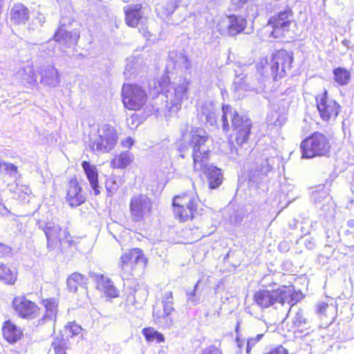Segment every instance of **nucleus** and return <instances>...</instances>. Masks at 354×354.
I'll return each mask as SVG.
<instances>
[{
	"label": "nucleus",
	"instance_id": "1",
	"mask_svg": "<svg viewBox=\"0 0 354 354\" xmlns=\"http://www.w3.org/2000/svg\"><path fill=\"white\" fill-rule=\"evenodd\" d=\"M208 133L202 128H192L189 145L192 147L194 170L205 174L210 189L218 187L223 183L221 170L209 163V148Z\"/></svg>",
	"mask_w": 354,
	"mask_h": 354
},
{
	"label": "nucleus",
	"instance_id": "2",
	"mask_svg": "<svg viewBox=\"0 0 354 354\" xmlns=\"http://www.w3.org/2000/svg\"><path fill=\"white\" fill-rule=\"evenodd\" d=\"M272 56L268 59L267 57H261L257 63V71L261 78H253L248 75L238 74L236 71V78L234 82V89L237 93V97L244 96L242 91H262L265 87V80L270 77L274 80V74L272 73Z\"/></svg>",
	"mask_w": 354,
	"mask_h": 354
},
{
	"label": "nucleus",
	"instance_id": "3",
	"mask_svg": "<svg viewBox=\"0 0 354 354\" xmlns=\"http://www.w3.org/2000/svg\"><path fill=\"white\" fill-rule=\"evenodd\" d=\"M301 299V294L295 291L292 286H282L272 290H259L253 296L254 302L262 308L275 304L283 306L286 303L293 306Z\"/></svg>",
	"mask_w": 354,
	"mask_h": 354
},
{
	"label": "nucleus",
	"instance_id": "4",
	"mask_svg": "<svg viewBox=\"0 0 354 354\" xmlns=\"http://www.w3.org/2000/svg\"><path fill=\"white\" fill-rule=\"evenodd\" d=\"M199 198L195 192L183 194L174 198V212L180 221L184 222L192 219L198 214Z\"/></svg>",
	"mask_w": 354,
	"mask_h": 354
},
{
	"label": "nucleus",
	"instance_id": "5",
	"mask_svg": "<svg viewBox=\"0 0 354 354\" xmlns=\"http://www.w3.org/2000/svg\"><path fill=\"white\" fill-rule=\"evenodd\" d=\"M300 148L302 158H312L327 156L330 145L326 135L315 132L301 142Z\"/></svg>",
	"mask_w": 354,
	"mask_h": 354
},
{
	"label": "nucleus",
	"instance_id": "6",
	"mask_svg": "<svg viewBox=\"0 0 354 354\" xmlns=\"http://www.w3.org/2000/svg\"><path fill=\"white\" fill-rule=\"evenodd\" d=\"M117 142L116 130L111 125L104 124L98 129V136L90 139L89 147L93 151L105 153L113 149Z\"/></svg>",
	"mask_w": 354,
	"mask_h": 354
},
{
	"label": "nucleus",
	"instance_id": "7",
	"mask_svg": "<svg viewBox=\"0 0 354 354\" xmlns=\"http://www.w3.org/2000/svg\"><path fill=\"white\" fill-rule=\"evenodd\" d=\"M190 81L180 78L178 83H174L165 91L166 107L171 112H177L181 102L188 98Z\"/></svg>",
	"mask_w": 354,
	"mask_h": 354
},
{
	"label": "nucleus",
	"instance_id": "8",
	"mask_svg": "<svg viewBox=\"0 0 354 354\" xmlns=\"http://www.w3.org/2000/svg\"><path fill=\"white\" fill-rule=\"evenodd\" d=\"M223 115L221 117L222 128L225 131L230 130L228 119H230L233 131H251L252 123L251 120L245 115L239 114L229 104L222 106Z\"/></svg>",
	"mask_w": 354,
	"mask_h": 354
},
{
	"label": "nucleus",
	"instance_id": "9",
	"mask_svg": "<svg viewBox=\"0 0 354 354\" xmlns=\"http://www.w3.org/2000/svg\"><path fill=\"white\" fill-rule=\"evenodd\" d=\"M292 21L293 12L291 8L287 6L270 18L266 28L270 32L271 37L281 38L289 31Z\"/></svg>",
	"mask_w": 354,
	"mask_h": 354
},
{
	"label": "nucleus",
	"instance_id": "10",
	"mask_svg": "<svg viewBox=\"0 0 354 354\" xmlns=\"http://www.w3.org/2000/svg\"><path fill=\"white\" fill-rule=\"evenodd\" d=\"M122 97L124 107L132 111L140 110L148 99L146 91L138 84H124Z\"/></svg>",
	"mask_w": 354,
	"mask_h": 354
},
{
	"label": "nucleus",
	"instance_id": "11",
	"mask_svg": "<svg viewBox=\"0 0 354 354\" xmlns=\"http://www.w3.org/2000/svg\"><path fill=\"white\" fill-rule=\"evenodd\" d=\"M153 201L146 194L133 195L129 203L131 220L136 223L144 221L152 214Z\"/></svg>",
	"mask_w": 354,
	"mask_h": 354
},
{
	"label": "nucleus",
	"instance_id": "12",
	"mask_svg": "<svg viewBox=\"0 0 354 354\" xmlns=\"http://www.w3.org/2000/svg\"><path fill=\"white\" fill-rule=\"evenodd\" d=\"M272 65L271 69L274 74V80L285 77L292 68L294 57L291 52L281 49L272 55Z\"/></svg>",
	"mask_w": 354,
	"mask_h": 354
},
{
	"label": "nucleus",
	"instance_id": "13",
	"mask_svg": "<svg viewBox=\"0 0 354 354\" xmlns=\"http://www.w3.org/2000/svg\"><path fill=\"white\" fill-rule=\"evenodd\" d=\"M279 160V158L275 156H270L268 151L257 159L255 165L250 171V179L252 181L257 183L259 180L266 176L273 169L276 161Z\"/></svg>",
	"mask_w": 354,
	"mask_h": 354
},
{
	"label": "nucleus",
	"instance_id": "14",
	"mask_svg": "<svg viewBox=\"0 0 354 354\" xmlns=\"http://www.w3.org/2000/svg\"><path fill=\"white\" fill-rule=\"evenodd\" d=\"M316 104L320 117L324 121L335 119L340 111L337 102L328 97L326 91L316 97Z\"/></svg>",
	"mask_w": 354,
	"mask_h": 354
},
{
	"label": "nucleus",
	"instance_id": "15",
	"mask_svg": "<svg viewBox=\"0 0 354 354\" xmlns=\"http://www.w3.org/2000/svg\"><path fill=\"white\" fill-rule=\"evenodd\" d=\"M12 304L15 312L21 318L33 319L39 313V308L24 296L15 297Z\"/></svg>",
	"mask_w": 354,
	"mask_h": 354
},
{
	"label": "nucleus",
	"instance_id": "16",
	"mask_svg": "<svg viewBox=\"0 0 354 354\" xmlns=\"http://www.w3.org/2000/svg\"><path fill=\"white\" fill-rule=\"evenodd\" d=\"M196 118L201 124L216 127L217 116L212 101H205L196 105Z\"/></svg>",
	"mask_w": 354,
	"mask_h": 354
},
{
	"label": "nucleus",
	"instance_id": "17",
	"mask_svg": "<svg viewBox=\"0 0 354 354\" xmlns=\"http://www.w3.org/2000/svg\"><path fill=\"white\" fill-rule=\"evenodd\" d=\"M62 19L60 21V26L54 35V40L61 46L65 48H71L75 46L80 39V32L77 30L69 31L67 29Z\"/></svg>",
	"mask_w": 354,
	"mask_h": 354
},
{
	"label": "nucleus",
	"instance_id": "18",
	"mask_svg": "<svg viewBox=\"0 0 354 354\" xmlns=\"http://www.w3.org/2000/svg\"><path fill=\"white\" fill-rule=\"evenodd\" d=\"M86 200L82 187L76 178H71L68 182L66 201L71 207H77Z\"/></svg>",
	"mask_w": 354,
	"mask_h": 354
},
{
	"label": "nucleus",
	"instance_id": "19",
	"mask_svg": "<svg viewBox=\"0 0 354 354\" xmlns=\"http://www.w3.org/2000/svg\"><path fill=\"white\" fill-rule=\"evenodd\" d=\"M96 282L97 288L106 297L115 298L118 297L119 290L115 287L113 281L102 274H91Z\"/></svg>",
	"mask_w": 354,
	"mask_h": 354
},
{
	"label": "nucleus",
	"instance_id": "20",
	"mask_svg": "<svg viewBox=\"0 0 354 354\" xmlns=\"http://www.w3.org/2000/svg\"><path fill=\"white\" fill-rule=\"evenodd\" d=\"M44 231L47 239L48 249L50 251L58 248L62 232L61 227L54 223H48Z\"/></svg>",
	"mask_w": 354,
	"mask_h": 354
},
{
	"label": "nucleus",
	"instance_id": "21",
	"mask_svg": "<svg viewBox=\"0 0 354 354\" xmlns=\"http://www.w3.org/2000/svg\"><path fill=\"white\" fill-rule=\"evenodd\" d=\"M40 82L44 86L55 88L60 82L58 71L53 66L44 67L40 71Z\"/></svg>",
	"mask_w": 354,
	"mask_h": 354
},
{
	"label": "nucleus",
	"instance_id": "22",
	"mask_svg": "<svg viewBox=\"0 0 354 354\" xmlns=\"http://www.w3.org/2000/svg\"><path fill=\"white\" fill-rule=\"evenodd\" d=\"M82 167L89 182L90 186L94 192V194L96 196L99 195L101 192L98 182V171L96 167L94 165H91L88 161H83Z\"/></svg>",
	"mask_w": 354,
	"mask_h": 354
},
{
	"label": "nucleus",
	"instance_id": "23",
	"mask_svg": "<svg viewBox=\"0 0 354 354\" xmlns=\"http://www.w3.org/2000/svg\"><path fill=\"white\" fill-rule=\"evenodd\" d=\"M2 333L5 339L10 344L16 343L20 340L23 336L21 328L18 327L10 320L6 321L3 323Z\"/></svg>",
	"mask_w": 354,
	"mask_h": 354
},
{
	"label": "nucleus",
	"instance_id": "24",
	"mask_svg": "<svg viewBox=\"0 0 354 354\" xmlns=\"http://www.w3.org/2000/svg\"><path fill=\"white\" fill-rule=\"evenodd\" d=\"M124 12L126 23L129 26L135 27L140 23L142 24L145 20L141 5L127 6Z\"/></svg>",
	"mask_w": 354,
	"mask_h": 354
},
{
	"label": "nucleus",
	"instance_id": "25",
	"mask_svg": "<svg viewBox=\"0 0 354 354\" xmlns=\"http://www.w3.org/2000/svg\"><path fill=\"white\" fill-rule=\"evenodd\" d=\"M30 11L24 5L15 3L10 10V20L14 24L24 25L28 21Z\"/></svg>",
	"mask_w": 354,
	"mask_h": 354
},
{
	"label": "nucleus",
	"instance_id": "26",
	"mask_svg": "<svg viewBox=\"0 0 354 354\" xmlns=\"http://www.w3.org/2000/svg\"><path fill=\"white\" fill-rule=\"evenodd\" d=\"M247 25V20L241 15H232L228 17L227 32L229 35L235 36L242 32Z\"/></svg>",
	"mask_w": 354,
	"mask_h": 354
},
{
	"label": "nucleus",
	"instance_id": "27",
	"mask_svg": "<svg viewBox=\"0 0 354 354\" xmlns=\"http://www.w3.org/2000/svg\"><path fill=\"white\" fill-rule=\"evenodd\" d=\"M124 75L127 78L140 73L143 68L142 60L140 57H131L127 59Z\"/></svg>",
	"mask_w": 354,
	"mask_h": 354
},
{
	"label": "nucleus",
	"instance_id": "28",
	"mask_svg": "<svg viewBox=\"0 0 354 354\" xmlns=\"http://www.w3.org/2000/svg\"><path fill=\"white\" fill-rule=\"evenodd\" d=\"M46 313L42 317L43 322H55L57 313L58 301L55 298H49L43 300Z\"/></svg>",
	"mask_w": 354,
	"mask_h": 354
},
{
	"label": "nucleus",
	"instance_id": "29",
	"mask_svg": "<svg viewBox=\"0 0 354 354\" xmlns=\"http://www.w3.org/2000/svg\"><path fill=\"white\" fill-rule=\"evenodd\" d=\"M129 251L123 253L120 259L119 268L120 275L123 279H129L132 275L133 266L131 263Z\"/></svg>",
	"mask_w": 354,
	"mask_h": 354
},
{
	"label": "nucleus",
	"instance_id": "30",
	"mask_svg": "<svg viewBox=\"0 0 354 354\" xmlns=\"http://www.w3.org/2000/svg\"><path fill=\"white\" fill-rule=\"evenodd\" d=\"M87 283V278L78 273L71 274L67 279V286L69 291L75 292L78 287L85 288Z\"/></svg>",
	"mask_w": 354,
	"mask_h": 354
},
{
	"label": "nucleus",
	"instance_id": "31",
	"mask_svg": "<svg viewBox=\"0 0 354 354\" xmlns=\"http://www.w3.org/2000/svg\"><path fill=\"white\" fill-rule=\"evenodd\" d=\"M133 158V156L130 151H122L111 160V165L113 168L124 169L131 163Z\"/></svg>",
	"mask_w": 354,
	"mask_h": 354
},
{
	"label": "nucleus",
	"instance_id": "32",
	"mask_svg": "<svg viewBox=\"0 0 354 354\" xmlns=\"http://www.w3.org/2000/svg\"><path fill=\"white\" fill-rule=\"evenodd\" d=\"M311 198L316 205H324L330 201V196L328 189L324 185L318 186L315 190L312 192Z\"/></svg>",
	"mask_w": 354,
	"mask_h": 354
},
{
	"label": "nucleus",
	"instance_id": "33",
	"mask_svg": "<svg viewBox=\"0 0 354 354\" xmlns=\"http://www.w3.org/2000/svg\"><path fill=\"white\" fill-rule=\"evenodd\" d=\"M18 75L21 77L22 83L34 86L37 83V76L35 75L32 66L27 65L18 72Z\"/></svg>",
	"mask_w": 354,
	"mask_h": 354
},
{
	"label": "nucleus",
	"instance_id": "34",
	"mask_svg": "<svg viewBox=\"0 0 354 354\" xmlns=\"http://www.w3.org/2000/svg\"><path fill=\"white\" fill-rule=\"evenodd\" d=\"M334 80L340 86H345L348 84L351 80L350 72L342 67H337L333 70Z\"/></svg>",
	"mask_w": 354,
	"mask_h": 354
},
{
	"label": "nucleus",
	"instance_id": "35",
	"mask_svg": "<svg viewBox=\"0 0 354 354\" xmlns=\"http://www.w3.org/2000/svg\"><path fill=\"white\" fill-rule=\"evenodd\" d=\"M142 334L149 342H156L159 344L165 341L163 335L151 327L144 328Z\"/></svg>",
	"mask_w": 354,
	"mask_h": 354
},
{
	"label": "nucleus",
	"instance_id": "36",
	"mask_svg": "<svg viewBox=\"0 0 354 354\" xmlns=\"http://www.w3.org/2000/svg\"><path fill=\"white\" fill-rule=\"evenodd\" d=\"M129 255L131 257V263L133 266V270L136 268V267L140 264L141 266H145L146 263V259L144 257V254L142 250L140 248H133L129 250Z\"/></svg>",
	"mask_w": 354,
	"mask_h": 354
},
{
	"label": "nucleus",
	"instance_id": "37",
	"mask_svg": "<svg viewBox=\"0 0 354 354\" xmlns=\"http://www.w3.org/2000/svg\"><path fill=\"white\" fill-rule=\"evenodd\" d=\"M0 279L7 284L12 285L15 283L17 277L8 266L1 265L0 266Z\"/></svg>",
	"mask_w": 354,
	"mask_h": 354
},
{
	"label": "nucleus",
	"instance_id": "38",
	"mask_svg": "<svg viewBox=\"0 0 354 354\" xmlns=\"http://www.w3.org/2000/svg\"><path fill=\"white\" fill-rule=\"evenodd\" d=\"M163 304V312L160 313L158 310H153V316L155 319L160 322L161 318H166L168 317L172 311L174 310L173 307V301L162 302Z\"/></svg>",
	"mask_w": 354,
	"mask_h": 354
},
{
	"label": "nucleus",
	"instance_id": "39",
	"mask_svg": "<svg viewBox=\"0 0 354 354\" xmlns=\"http://www.w3.org/2000/svg\"><path fill=\"white\" fill-rule=\"evenodd\" d=\"M250 134L251 131L241 130L240 131H234V136L236 145L239 147H243L244 145L247 144Z\"/></svg>",
	"mask_w": 354,
	"mask_h": 354
},
{
	"label": "nucleus",
	"instance_id": "40",
	"mask_svg": "<svg viewBox=\"0 0 354 354\" xmlns=\"http://www.w3.org/2000/svg\"><path fill=\"white\" fill-rule=\"evenodd\" d=\"M55 354H67L66 352V341L64 339H57L52 343Z\"/></svg>",
	"mask_w": 354,
	"mask_h": 354
},
{
	"label": "nucleus",
	"instance_id": "41",
	"mask_svg": "<svg viewBox=\"0 0 354 354\" xmlns=\"http://www.w3.org/2000/svg\"><path fill=\"white\" fill-rule=\"evenodd\" d=\"M82 327L80 325H78L74 322L69 323L66 326V333L68 335H71V337L74 336V335H77L78 334H80L82 332Z\"/></svg>",
	"mask_w": 354,
	"mask_h": 354
},
{
	"label": "nucleus",
	"instance_id": "42",
	"mask_svg": "<svg viewBox=\"0 0 354 354\" xmlns=\"http://www.w3.org/2000/svg\"><path fill=\"white\" fill-rule=\"evenodd\" d=\"M263 334H259L254 337H250L248 339L245 352L247 354H250L252 348L262 339Z\"/></svg>",
	"mask_w": 354,
	"mask_h": 354
},
{
	"label": "nucleus",
	"instance_id": "43",
	"mask_svg": "<svg viewBox=\"0 0 354 354\" xmlns=\"http://www.w3.org/2000/svg\"><path fill=\"white\" fill-rule=\"evenodd\" d=\"M293 323L298 328H301V330L303 332V328L307 324V321L304 317L303 313L301 312H298L294 317Z\"/></svg>",
	"mask_w": 354,
	"mask_h": 354
},
{
	"label": "nucleus",
	"instance_id": "44",
	"mask_svg": "<svg viewBox=\"0 0 354 354\" xmlns=\"http://www.w3.org/2000/svg\"><path fill=\"white\" fill-rule=\"evenodd\" d=\"M182 1L183 0H169L165 7H164L165 14L167 15L172 14Z\"/></svg>",
	"mask_w": 354,
	"mask_h": 354
},
{
	"label": "nucleus",
	"instance_id": "45",
	"mask_svg": "<svg viewBox=\"0 0 354 354\" xmlns=\"http://www.w3.org/2000/svg\"><path fill=\"white\" fill-rule=\"evenodd\" d=\"M3 171L12 175L17 172V167L12 163L0 162V174Z\"/></svg>",
	"mask_w": 354,
	"mask_h": 354
},
{
	"label": "nucleus",
	"instance_id": "46",
	"mask_svg": "<svg viewBox=\"0 0 354 354\" xmlns=\"http://www.w3.org/2000/svg\"><path fill=\"white\" fill-rule=\"evenodd\" d=\"M119 187L118 183L111 179L107 180L106 182V188L108 196H112L116 192Z\"/></svg>",
	"mask_w": 354,
	"mask_h": 354
},
{
	"label": "nucleus",
	"instance_id": "47",
	"mask_svg": "<svg viewBox=\"0 0 354 354\" xmlns=\"http://www.w3.org/2000/svg\"><path fill=\"white\" fill-rule=\"evenodd\" d=\"M200 280H198L194 287V290L191 292L187 293V301L193 305H196L199 303V299L196 297V292L198 288Z\"/></svg>",
	"mask_w": 354,
	"mask_h": 354
},
{
	"label": "nucleus",
	"instance_id": "48",
	"mask_svg": "<svg viewBox=\"0 0 354 354\" xmlns=\"http://www.w3.org/2000/svg\"><path fill=\"white\" fill-rule=\"evenodd\" d=\"M73 241L72 236L70 233L68 232L66 229L62 230L61 236H60V243H59V247L63 244H68L71 245L73 243Z\"/></svg>",
	"mask_w": 354,
	"mask_h": 354
},
{
	"label": "nucleus",
	"instance_id": "49",
	"mask_svg": "<svg viewBox=\"0 0 354 354\" xmlns=\"http://www.w3.org/2000/svg\"><path fill=\"white\" fill-rule=\"evenodd\" d=\"M158 85L161 92H165L167 90V87H170V80L167 76H162L160 80H158Z\"/></svg>",
	"mask_w": 354,
	"mask_h": 354
},
{
	"label": "nucleus",
	"instance_id": "50",
	"mask_svg": "<svg viewBox=\"0 0 354 354\" xmlns=\"http://www.w3.org/2000/svg\"><path fill=\"white\" fill-rule=\"evenodd\" d=\"M12 252V248L4 243H0V257L8 256Z\"/></svg>",
	"mask_w": 354,
	"mask_h": 354
},
{
	"label": "nucleus",
	"instance_id": "51",
	"mask_svg": "<svg viewBox=\"0 0 354 354\" xmlns=\"http://www.w3.org/2000/svg\"><path fill=\"white\" fill-rule=\"evenodd\" d=\"M328 305L326 303L321 302L317 306V313L319 315H325Z\"/></svg>",
	"mask_w": 354,
	"mask_h": 354
},
{
	"label": "nucleus",
	"instance_id": "52",
	"mask_svg": "<svg viewBox=\"0 0 354 354\" xmlns=\"http://www.w3.org/2000/svg\"><path fill=\"white\" fill-rule=\"evenodd\" d=\"M236 344L238 348V350L236 351V353L238 354H242L243 353V348L245 345L244 340L241 339L240 337L236 336Z\"/></svg>",
	"mask_w": 354,
	"mask_h": 354
},
{
	"label": "nucleus",
	"instance_id": "53",
	"mask_svg": "<svg viewBox=\"0 0 354 354\" xmlns=\"http://www.w3.org/2000/svg\"><path fill=\"white\" fill-rule=\"evenodd\" d=\"M133 143L134 140L131 137H128L125 140H122L121 142V145H122V147L128 149L131 148L133 146Z\"/></svg>",
	"mask_w": 354,
	"mask_h": 354
},
{
	"label": "nucleus",
	"instance_id": "54",
	"mask_svg": "<svg viewBox=\"0 0 354 354\" xmlns=\"http://www.w3.org/2000/svg\"><path fill=\"white\" fill-rule=\"evenodd\" d=\"M138 120V115L133 114L129 118L127 119L128 125L130 128L133 129L138 126V124H134V121Z\"/></svg>",
	"mask_w": 354,
	"mask_h": 354
},
{
	"label": "nucleus",
	"instance_id": "55",
	"mask_svg": "<svg viewBox=\"0 0 354 354\" xmlns=\"http://www.w3.org/2000/svg\"><path fill=\"white\" fill-rule=\"evenodd\" d=\"M232 3L236 8H242L248 0H231Z\"/></svg>",
	"mask_w": 354,
	"mask_h": 354
},
{
	"label": "nucleus",
	"instance_id": "56",
	"mask_svg": "<svg viewBox=\"0 0 354 354\" xmlns=\"http://www.w3.org/2000/svg\"><path fill=\"white\" fill-rule=\"evenodd\" d=\"M202 354H221V352L215 347H210L204 350Z\"/></svg>",
	"mask_w": 354,
	"mask_h": 354
},
{
	"label": "nucleus",
	"instance_id": "57",
	"mask_svg": "<svg viewBox=\"0 0 354 354\" xmlns=\"http://www.w3.org/2000/svg\"><path fill=\"white\" fill-rule=\"evenodd\" d=\"M167 301H173V295L171 291L165 292L164 294L162 303Z\"/></svg>",
	"mask_w": 354,
	"mask_h": 354
},
{
	"label": "nucleus",
	"instance_id": "58",
	"mask_svg": "<svg viewBox=\"0 0 354 354\" xmlns=\"http://www.w3.org/2000/svg\"><path fill=\"white\" fill-rule=\"evenodd\" d=\"M284 122V118H283L281 120L277 119L274 122V125H281Z\"/></svg>",
	"mask_w": 354,
	"mask_h": 354
},
{
	"label": "nucleus",
	"instance_id": "59",
	"mask_svg": "<svg viewBox=\"0 0 354 354\" xmlns=\"http://www.w3.org/2000/svg\"><path fill=\"white\" fill-rule=\"evenodd\" d=\"M347 225L349 227L353 228L354 227V219L348 221Z\"/></svg>",
	"mask_w": 354,
	"mask_h": 354
},
{
	"label": "nucleus",
	"instance_id": "60",
	"mask_svg": "<svg viewBox=\"0 0 354 354\" xmlns=\"http://www.w3.org/2000/svg\"><path fill=\"white\" fill-rule=\"evenodd\" d=\"M47 45H48V47H47V48H48L50 46V47H52V49H51V50H50V51H52V52H54L55 48H54V46H53V44L50 41H48V43L47 44Z\"/></svg>",
	"mask_w": 354,
	"mask_h": 354
},
{
	"label": "nucleus",
	"instance_id": "61",
	"mask_svg": "<svg viewBox=\"0 0 354 354\" xmlns=\"http://www.w3.org/2000/svg\"><path fill=\"white\" fill-rule=\"evenodd\" d=\"M307 247H308L309 249H313V244H311V243H310V245H308V246H307Z\"/></svg>",
	"mask_w": 354,
	"mask_h": 354
},
{
	"label": "nucleus",
	"instance_id": "62",
	"mask_svg": "<svg viewBox=\"0 0 354 354\" xmlns=\"http://www.w3.org/2000/svg\"><path fill=\"white\" fill-rule=\"evenodd\" d=\"M283 244H284V243H281L279 244V248H281Z\"/></svg>",
	"mask_w": 354,
	"mask_h": 354
},
{
	"label": "nucleus",
	"instance_id": "63",
	"mask_svg": "<svg viewBox=\"0 0 354 354\" xmlns=\"http://www.w3.org/2000/svg\"><path fill=\"white\" fill-rule=\"evenodd\" d=\"M238 328H239V324H237V326H236V332H237V331H238Z\"/></svg>",
	"mask_w": 354,
	"mask_h": 354
},
{
	"label": "nucleus",
	"instance_id": "64",
	"mask_svg": "<svg viewBox=\"0 0 354 354\" xmlns=\"http://www.w3.org/2000/svg\"><path fill=\"white\" fill-rule=\"evenodd\" d=\"M183 138H185V133H183Z\"/></svg>",
	"mask_w": 354,
	"mask_h": 354
}]
</instances>
